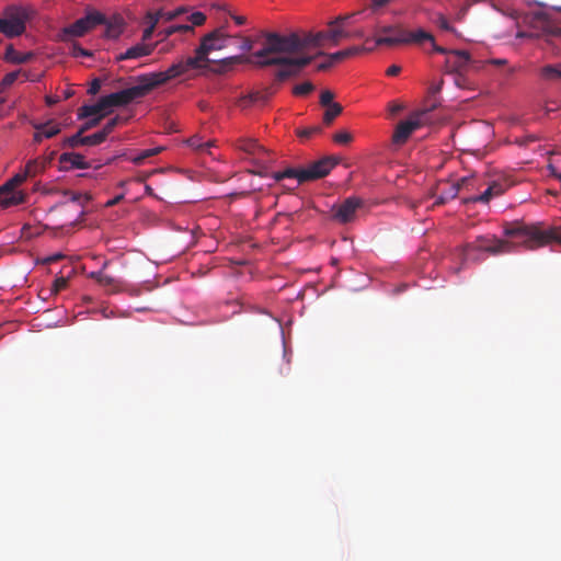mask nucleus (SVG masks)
Instances as JSON below:
<instances>
[{
  "label": "nucleus",
  "mask_w": 561,
  "mask_h": 561,
  "mask_svg": "<svg viewBox=\"0 0 561 561\" xmlns=\"http://www.w3.org/2000/svg\"><path fill=\"white\" fill-rule=\"evenodd\" d=\"M353 140V136L347 130H341L333 135V141L339 145H348Z\"/></svg>",
  "instance_id": "obj_42"
},
{
  "label": "nucleus",
  "mask_w": 561,
  "mask_h": 561,
  "mask_svg": "<svg viewBox=\"0 0 561 561\" xmlns=\"http://www.w3.org/2000/svg\"><path fill=\"white\" fill-rule=\"evenodd\" d=\"M103 96L99 99L95 104L83 105L78 111V118L84 119L88 117H96L101 114H104V117L110 113L105 103H103Z\"/></svg>",
  "instance_id": "obj_21"
},
{
  "label": "nucleus",
  "mask_w": 561,
  "mask_h": 561,
  "mask_svg": "<svg viewBox=\"0 0 561 561\" xmlns=\"http://www.w3.org/2000/svg\"><path fill=\"white\" fill-rule=\"evenodd\" d=\"M505 234L517 239L528 250H535L551 242H557L561 245V227L541 229L538 225H516L506 229Z\"/></svg>",
  "instance_id": "obj_3"
},
{
  "label": "nucleus",
  "mask_w": 561,
  "mask_h": 561,
  "mask_svg": "<svg viewBox=\"0 0 561 561\" xmlns=\"http://www.w3.org/2000/svg\"><path fill=\"white\" fill-rule=\"evenodd\" d=\"M187 145L196 151L206 152L213 146V141L211 140L204 141L202 137L195 135V136L191 137L190 139H187Z\"/></svg>",
  "instance_id": "obj_32"
},
{
  "label": "nucleus",
  "mask_w": 561,
  "mask_h": 561,
  "mask_svg": "<svg viewBox=\"0 0 561 561\" xmlns=\"http://www.w3.org/2000/svg\"><path fill=\"white\" fill-rule=\"evenodd\" d=\"M175 68H168L161 72H150L135 78L136 84L103 96V100L110 111L112 107L126 106L135 100L145 98L159 85L174 79Z\"/></svg>",
  "instance_id": "obj_1"
},
{
  "label": "nucleus",
  "mask_w": 561,
  "mask_h": 561,
  "mask_svg": "<svg viewBox=\"0 0 561 561\" xmlns=\"http://www.w3.org/2000/svg\"><path fill=\"white\" fill-rule=\"evenodd\" d=\"M104 25H106L105 35L107 37H117L119 35L121 31L113 24L106 22Z\"/></svg>",
  "instance_id": "obj_53"
},
{
  "label": "nucleus",
  "mask_w": 561,
  "mask_h": 561,
  "mask_svg": "<svg viewBox=\"0 0 561 561\" xmlns=\"http://www.w3.org/2000/svg\"><path fill=\"white\" fill-rule=\"evenodd\" d=\"M153 51V46L146 43H138L129 47L125 53L121 54L117 59H138L144 56H148Z\"/></svg>",
  "instance_id": "obj_22"
},
{
  "label": "nucleus",
  "mask_w": 561,
  "mask_h": 561,
  "mask_svg": "<svg viewBox=\"0 0 561 561\" xmlns=\"http://www.w3.org/2000/svg\"><path fill=\"white\" fill-rule=\"evenodd\" d=\"M510 187V183L504 181H493L488 188L480 195L471 197L469 201L474 203H489L493 197L502 195Z\"/></svg>",
  "instance_id": "obj_17"
},
{
  "label": "nucleus",
  "mask_w": 561,
  "mask_h": 561,
  "mask_svg": "<svg viewBox=\"0 0 561 561\" xmlns=\"http://www.w3.org/2000/svg\"><path fill=\"white\" fill-rule=\"evenodd\" d=\"M67 279L65 277H58L54 280V284H53V293L57 294L59 291H61L62 289H65L67 287Z\"/></svg>",
  "instance_id": "obj_49"
},
{
  "label": "nucleus",
  "mask_w": 561,
  "mask_h": 561,
  "mask_svg": "<svg viewBox=\"0 0 561 561\" xmlns=\"http://www.w3.org/2000/svg\"><path fill=\"white\" fill-rule=\"evenodd\" d=\"M423 115L424 113H415L409 119L400 122L392 135V142L396 145H403L411 134L422 126Z\"/></svg>",
  "instance_id": "obj_13"
},
{
  "label": "nucleus",
  "mask_w": 561,
  "mask_h": 561,
  "mask_svg": "<svg viewBox=\"0 0 561 561\" xmlns=\"http://www.w3.org/2000/svg\"><path fill=\"white\" fill-rule=\"evenodd\" d=\"M334 93L330 90H323L320 94V104L322 106H329L330 104H334L333 102Z\"/></svg>",
  "instance_id": "obj_48"
},
{
  "label": "nucleus",
  "mask_w": 561,
  "mask_h": 561,
  "mask_svg": "<svg viewBox=\"0 0 561 561\" xmlns=\"http://www.w3.org/2000/svg\"><path fill=\"white\" fill-rule=\"evenodd\" d=\"M254 64L260 67L280 66V69L275 73V78L278 81H285L300 73L296 67H294L290 57L286 56H274L272 59L255 60Z\"/></svg>",
  "instance_id": "obj_11"
},
{
  "label": "nucleus",
  "mask_w": 561,
  "mask_h": 561,
  "mask_svg": "<svg viewBox=\"0 0 561 561\" xmlns=\"http://www.w3.org/2000/svg\"><path fill=\"white\" fill-rule=\"evenodd\" d=\"M123 198H124V195L119 194V195L115 196L114 198L107 201L105 205L107 207H112V206L118 204Z\"/></svg>",
  "instance_id": "obj_63"
},
{
  "label": "nucleus",
  "mask_w": 561,
  "mask_h": 561,
  "mask_svg": "<svg viewBox=\"0 0 561 561\" xmlns=\"http://www.w3.org/2000/svg\"><path fill=\"white\" fill-rule=\"evenodd\" d=\"M432 42V45H433V50L438 53V54H444L446 55V57L448 56V53H450L451 49H447V48H444L442 46H438L435 44L434 39L431 41Z\"/></svg>",
  "instance_id": "obj_61"
},
{
  "label": "nucleus",
  "mask_w": 561,
  "mask_h": 561,
  "mask_svg": "<svg viewBox=\"0 0 561 561\" xmlns=\"http://www.w3.org/2000/svg\"><path fill=\"white\" fill-rule=\"evenodd\" d=\"M89 277L96 280L101 286L110 293H117L121 289V283L114 277L104 274L102 271L91 272Z\"/></svg>",
  "instance_id": "obj_23"
},
{
  "label": "nucleus",
  "mask_w": 561,
  "mask_h": 561,
  "mask_svg": "<svg viewBox=\"0 0 561 561\" xmlns=\"http://www.w3.org/2000/svg\"><path fill=\"white\" fill-rule=\"evenodd\" d=\"M32 10L21 5H9L0 16V32L8 38L22 35L26 22L31 19Z\"/></svg>",
  "instance_id": "obj_7"
},
{
  "label": "nucleus",
  "mask_w": 561,
  "mask_h": 561,
  "mask_svg": "<svg viewBox=\"0 0 561 561\" xmlns=\"http://www.w3.org/2000/svg\"><path fill=\"white\" fill-rule=\"evenodd\" d=\"M239 148L248 153H255L257 150L264 151V149L253 139L240 140Z\"/></svg>",
  "instance_id": "obj_37"
},
{
  "label": "nucleus",
  "mask_w": 561,
  "mask_h": 561,
  "mask_svg": "<svg viewBox=\"0 0 561 561\" xmlns=\"http://www.w3.org/2000/svg\"><path fill=\"white\" fill-rule=\"evenodd\" d=\"M298 45L297 33H290L289 35L266 33L263 48L255 51L252 58L264 60L272 59L274 56H282L283 54H296L298 53Z\"/></svg>",
  "instance_id": "obj_6"
},
{
  "label": "nucleus",
  "mask_w": 561,
  "mask_h": 561,
  "mask_svg": "<svg viewBox=\"0 0 561 561\" xmlns=\"http://www.w3.org/2000/svg\"><path fill=\"white\" fill-rule=\"evenodd\" d=\"M15 183L12 182V180L8 181L3 186L0 187V196L8 194V192H16L15 191Z\"/></svg>",
  "instance_id": "obj_54"
},
{
  "label": "nucleus",
  "mask_w": 561,
  "mask_h": 561,
  "mask_svg": "<svg viewBox=\"0 0 561 561\" xmlns=\"http://www.w3.org/2000/svg\"><path fill=\"white\" fill-rule=\"evenodd\" d=\"M362 205H363L362 199H359L355 196H351V197L346 198L339 206H334L332 208L333 218L341 224L350 222L354 218L356 210Z\"/></svg>",
  "instance_id": "obj_15"
},
{
  "label": "nucleus",
  "mask_w": 561,
  "mask_h": 561,
  "mask_svg": "<svg viewBox=\"0 0 561 561\" xmlns=\"http://www.w3.org/2000/svg\"><path fill=\"white\" fill-rule=\"evenodd\" d=\"M364 50H366L365 47L353 46V47H348L346 49L339 50V51H335V53H332V54H325L323 51H319L317 54V56H324L325 58H331L333 64H337V62H340V61H342V60H344L346 58H350L352 56H355L358 53L364 51Z\"/></svg>",
  "instance_id": "obj_26"
},
{
  "label": "nucleus",
  "mask_w": 561,
  "mask_h": 561,
  "mask_svg": "<svg viewBox=\"0 0 561 561\" xmlns=\"http://www.w3.org/2000/svg\"><path fill=\"white\" fill-rule=\"evenodd\" d=\"M101 85H102L101 80H100L99 78H95V79L91 82V84H90V87H89V89H88V93H89V94H92V95H94V94L99 93V91L101 90Z\"/></svg>",
  "instance_id": "obj_52"
},
{
  "label": "nucleus",
  "mask_w": 561,
  "mask_h": 561,
  "mask_svg": "<svg viewBox=\"0 0 561 561\" xmlns=\"http://www.w3.org/2000/svg\"><path fill=\"white\" fill-rule=\"evenodd\" d=\"M424 41H433V35L424 30L408 32L398 25H378L375 28L376 46H396L400 44H421Z\"/></svg>",
  "instance_id": "obj_4"
},
{
  "label": "nucleus",
  "mask_w": 561,
  "mask_h": 561,
  "mask_svg": "<svg viewBox=\"0 0 561 561\" xmlns=\"http://www.w3.org/2000/svg\"><path fill=\"white\" fill-rule=\"evenodd\" d=\"M300 173H304V169H294V168H288L282 172H275L273 173V179L276 181V182H279L284 179H296L298 181V183H305L307 182L306 180H302L300 179Z\"/></svg>",
  "instance_id": "obj_29"
},
{
  "label": "nucleus",
  "mask_w": 561,
  "mask_h": 561,
  "mask_svg": "<svg viewBox=\"0 0 561 561\" xmlns=\"http://www.w3.org/2000/svg\"><path fill=\"white\" fill-rule=\"evenodd\" d=\"M321 133H322V127L321 126H313V127H308V128H304V129L298 130L297 135L301 139H309L312 136L319 135Z\"/></svg>",
  "instance_id": "obj_41"
},
{
  "label": "nucleus",
  "mask_w": 561,
  "mask_h": 561,
  "mask_svg": "<svg viewBox=\"0 0 561 561\" xmlns=\"http://www.w3.org/2000/svg\"><path fill=\"white\" fill-rule=\"evenodd\" d=\"M106 18L100 11L90 9L87 11L85 15L81 19H78L72 24L64 27L59 33V39L62 42H67L72 37H82L87 33L94 30L96 26L105 24Z\"/></svg>",
  "instance_id": "obj_8"
},
{
  "label": "nucleus",
  "mask_w": 561,
  "mask_h": 561,
  "mask_svg": "<svg viewBox=\"0 0 561 561\" xmlns=\"http://www.w3.org/2000/svg\"><path fill=\"white\" fill-rule=\"evenodd\" d=\"M22 202H23V196L20 192H8V194L0 196V205L2 207L18 205Z\"/></svg>",
  "instance_id": "obj_34"
},
{
  "label": "nucleus",
  "mask_w": 561,
  "mask_h": 561,
  "mask_svg": "<svg viewBox=\"0 0 561 561\" xmlns=\"http://www.w3.org/2000/svg\"><path fill=\"white\" fill-rule=\"evenodd\" d=\"M400 71H401V67H400V66H398V65H392V66H390V67L387 69L386 73H387V76L394 77V76L399 75V73H400Z\"/></svg>",
  "instance_id": "obj_60"
},
{
  "label": "nucleus",
  "mask_w": 561,
  "mask_h": 561,
  "mask_svg": "<svg viewBox=\"0 0 561 561\" xmlns=\"http://www.w3.org/2000/svg\"><path fill=\"white\" fill-rule=\"evenodd\" d=\"M59 162L65 169H89L91 164L84 157L77 152H65L60 156Z\"/></svg>",
  "instance_id": "obj_20"
},
{
  "label": "nucleus",
  "mask_w": 561,
  "mask_h": 561,
  "mask_svg": "<svg viewBox=\"0 0 561 561\" xmlns=\"http://www.w3.org/2000/svg\"><path fill=\"white\" fill-rule=\"evenodd\" d=\"M327 110L323 114V123L325 125H330L343 111V107L340 103L330 104L325 106Z\"/></svg>",
  "instance_id": "obj_33"
},
{
  "label": "nucleus",
  "mask_w": 561,
  "mask_h": 561,
  "mask_svg": "<svg viewBox=\"0 0 561 561\" xmlns=\"http://www.w3.org/2000/svg\"><path fill=\"white\" fill-rule=\"evenodd\" d=\"M34 57L33 53H19L12 45H9L5 49L4 59L9 62L21 65L28 62Z\"/></svg>",
  "instance_id": "obj_27"
},
{
  "label": "nucleus",
  "mask_w": 561,
  "mask_h": 561,
  "mask_svg": "<svg viewBox=\"0 0 561 561\" xmlns=\"http://www.w3.org/2000/svg\"><path fill=\"white\" fill-rule=\"evenodd\" d=\"M35 128L34 141L41 142L43 138H53L61 130V125L54 119H49L45 123H34Z\"/></svg>",
  "instance_id": "obj_18"
},
{
  "label": "nucleus",
  "mask_w": 561,
  "mask_h": 561,
  "mask_svg": "<svg viewBox=\"0 0 561 561\" xmlns=\"http://www.w3.org/2000/svg\"><path fill=\"white\" fill-rule=\"evenodd\" d=\"M471 64V56L466 50L451 49L445 59L447 73H465Z\"/></svg>",
  "instance_id": "obj_14"
},
{
  "label": "nucleus",
  "mask_w": 561,
  "mask_h": 561,
  "mask_svg": "<svg viewBox=\"0 0 561 561\" xmlns=\"http://www.w3.org/2000/svg\"><path fill=\"white\" fill-rule=\"evenodd\" d=\"M15 183L12 182V180L8 181L3 186L0 187V196L8 194V192H16L15 191Z\"/></svg>",
  "instance_id": "obj_55"
},
{
  "label": "nucleus",
  "mask_w": 561,
  "mask_h": 561,
  "mask_svg": "<svg viewBox=\"0 0 561 561\" xmlns=\"http://www.w3.org/2000/svg\"><path fill=\"white\" fill-rule=\"evenodd\" d=\"M72 55L75 57L91 56V53L88 51L87 49H84L83 47H81L79 44L75 43L72 45Z\"/></svg>",
  "instance_id": "obj_51"
},
{
  "label": "nucleus",
  "mask_w": 561,
  "mask_h": 561,
  "mask_svg": "<svg viewBox=\"0 0 561 561\" xmlns=\"http://www.w3.org/2000/svg\"><path fill=\"white\" fill-rule=\"evenodd\" d=\"M526 21L531 27L541 31L545 35L561 36V22L552 12L545 10L531 11L527 14Z\"/></svg>",
  "instance_id": "obj_10"
},
{
  "label": "nucleus",
  "mask_w": 561,
  "mask_h": 561,
  "mask_svg": "<svg viewBox=\"0 0 561 561\" xmlns=\"http://www.w3.org/2000/svg\"><path fill=\"white\" fill-rule=\"evenodd\" d=\"M19 75H20V71H19V70H18V71H12V72L7 73V75L3 77V79H2V81H1V83H0V85H1L3 89L11 87V85L16 81V79H18V77H19Z\"/></svg>",
  "instance_id": "obj_46"
},
{
  "label": "nucleus",
  "mask_w": 561,
  "mask_h": 561,
  "mask_svg": "<svg viewBox=\"0 0 561 561\" xmlns=\"http://www.w3.org/2000/svg\"><path fill=\"white\" fill-rule=\"evenodd\" d=\"M232 38H240L242 41L240 49L243 51H250L253 47V42L249 37H242L241 35H234Z\"/></svg>",
  "instance_id": "obj_50"
},
{
  "label": "nucleus",
  "mask_w": 561,
  "mask_h": 561,
  "mask_svg": "<svg viewBox=\"0 0 561 561\" xmlns=\"http://www.w3.org/2000/svg\"><path fill=\"white\" fill-rule=\"evenodd\" d=\"M185 12H186V9L181 7V8H178L175 10H172V11L159 10V11H156V12H149V15L151 18H158L159 22L161 20H163L165 22H169V21H172V20L176 19L178 16H180L181 14H183Z\"/></svg>",
  "instance_id": "obj_30"
},
{
  "label": "nucleus",
  "mask_w": 561,
  "mask_h": 561,
  "mask_svg": "<svg viewBox=\"0 0 561 561\" xmlns=\"http://www.w3.org/2000/svg\"><path fill=\"white\" fill-rule=\"evenodd\" d=\"M103 117H104V114H101L96 117H91L79 129L81 130V133H85V131L94 128L95 126H98Z\"/></svg>",
  "instance_id": "obj_45"
},
{
  "label": "nucleus",
  "mask_w": 561,
  "mask_h": 561,
  "mask_svg": "<svg viewBox=\"0 0 561 561\" xmlns=\"http://www.w3.org/2000/svg\"><path fill=\"white\" fill-rule=\"evenodd\" d=\"M314 56H304V57H290V61L294 64V67L300 72L302 68L311 64Z\"/></svg>",
  "instance_id": "obj_43"
},
{
  "label": "nucleus",
  "mask_w": 561,
  "mask_h": 561,
  "mask_svg": "<svg viewBox=\"0 0 561 561\" xmlns=\"http://www.w3.org/2000/svg\"><path fill=\"white\" fill-rule=\"evenodd\" d=\"M104 133L98 131L89 136L83 135V146H98L105 141Z\"/></svg>",
  "instance_id": "obj_38"
},
{
  "label": "nucleus",
  "mask_w": 561,
  "mask_h": 561,
  "mask_svg": "<svg viewBox=\"0 0 561 561\" xmlns=\"http://www.w3.org/2000/svg\"><path fill=\"white\" fill-rule=\"evenodd\" d=\"M192 26H201L206 21V15L203 12L196 11L188 16Z\"/></svg>",
  "instance_id": "obj_47"
},
{
  "label": "nucleus",
  "mask_w": 561,
  "mask_h": 561,
  "mask_svg": "<svg viewBox=\"0 0 561 561\" xmlns=\"http://www.w3.org/2000/svg\"><path fill=\"white\" fill-rule=\"evenodd\" d=\"M162 147H156L151 149L142 150L138 156L134 157L131 161L139 165L141 164L147 158L153 157L162 151Z\"/></svg>",
  "instance_id": "obj_35"
},
{
  "label": "nucleus",
  "mask_w": 561,
  "mask_h": 561,
  "mask_svg": "<svg viewBox=\"0 0 561 561\" xmlns=\"http://www.w3.org/2000/svg\"><path fill=\"white\" fill-rule=\"evenodd\" d=\"M243 61H244V57L242 55L224 58L217 62L218 68L215 69V72L224 73L228 69H230L232 66L241 64Z\"/></svg>",
  "instance_id": "obj_31"
},
{
  "label": "nucleus",
  "mask_w": 561,
  "mask_h": 561,
  "mask_svg": "<svg viewBox=\"0 0 561 561\" xmlns=\"http://www.w3.org/2000/svg\"><path fill=\"white\" fill-rule=\"evenodd\" d=\"M314 89V85L311 82H304L301 84H297L294 87L293 93L295 95H307L310 92H312Z\"/></svg>",
  "instance_id": "obj_44"
},
{
  "label": "nucleus",
  "mask_w": 561,
  "mask_h": 561,
  "mask_svg": "<svg viewBox=\"0 0 561 561\" xmlns=\"http://www.w3.org/2000/svg\"><path fill=\"white\" fill-rule=\"evenodd\" d=\"M27 179L26 173L23 171L21 173L15 174L11 180L15 183L16 186L21 185Z\"/></svg>",
  "instance_id": "obj_58"
},
{
  "label": "nucleus",
  "mask_w": 561,
  "mask_h": 561,
  "mask_svg": "<svg viewBox=\"0 0 561 561\" xmlns=\"http://www.w3.org/2000/svg\"><path fill=\"white\" fill-rule=\"evenodd\" d=\"M437 23H438V26L444 31H447V32L455 31L454 27L450 26L448 20L445 16H439Z\"/></svg>",
  "instance_id": "obj_56"
},
{
  "label": "nucleus",
  "mask_w": 561,
  "mask_h": 561,
  "mask_svg": "<svg viewBox=\"0 0 561 561\" xmlns=\"http://www.w3.org/2000/svg\"><path fill=\"white\" fill-rule=\"evenodd\" d=\"M455 75V83L456 85L462 88L465 85V73H454Z\"/></svg>",
  "instance_id": "obj_64"
},
{
  "label": "nucleus",
  "mask_w": 561,
  "mask_h": 561,
  "mask_svg": "<svg viewBox=\"0 0 561 561\" xmlns=\"http://www.w3.org/2000/svg\"><path fill=\"white\" fill-rule=\"evenodd\" d=\"M126 118L121 117L119 115H116L115 117H112L100 130L101 133H104V137L107 138V136L114 130V128L121 123L125 122Z\"/></svg>",
  "instance_id": "obj_39"
},
{
  "label": "nucleus",
  "mask_w": 561,
  "mask_h": 561,
  "mask_svg": "<svg viewBox=\"0 0 561 561\" xmlns=\"http://www.w3.org/2000/svg\"><path fill=\"white\" fill-rule=\"evenodd\" d=\"M466 181H467V179L462 178L460 181H457V182H444V183H440L439 186H438L439 194L437 195L434 205H444L448 201L456 198V196L459 193V190H460L461 185Z\"/></svg>",
  "instance_id": "obj_16"
},
{
  "label": "nucleus",
  "mask_w": 561,
  "mask_h": 561,
  "mask_svg": "<svg viewBox=\"0 0 561 561\" xmlns=\"http://www.w3.org/2000/svg\"><path fill=\"white\" fill-rule=\"evenodd\" d=\"M333 61L331 60V58H327L323 62L319 64L317 66V69L319 71H324V70H328L330 69L332 66H333Z\"/></svg>",
  "instance_id": "obj_59"
},
{
  "label": "nucleus",
  "mask_w": 561,
  "mask_h": 561,
  "mask_svg": "<svg viewBox=\"0 0 561 561\" xmlns=\"http://www.w3.org/2000/svg\"><path fill=\"white\" fill-rule=\"evenodd\" d=\"M232 35L227 33V25H221L216 30L207 33L201 39L199 46L195 49V56L188 57L186 60L174 64L169 68H175L174 78L185 73L190 69L206 68L210 61L208 55L215 50H221L228 46V42Z\"/></svg>",
  "instance_id": "obj_2"
},
{
  "label": "nucleus",
  "mask_w": 561,
  "mask_h": 561,
  "mask_svg": "<svg viewBox=\"0 0 561 561\" xmlns=\"http://www.w3.org/2000/svg\"><path fill=\"white\" fill-rule=\"evenodd\" d=\"M53 154L54 152H51V157L48 158H36L34 160H30L24 169V172L26 173L27 178H34L37 174L42 173L47 168V165L50 164L53 160Z\"/></svg>",
  "instance_id": "obj_25"
},
{
  "label": "nucleus",
  "mask_w": 561,
  "mask_h": 561,
  "mask_svg": "<svg viewBox=\"0 0 561 561\" xmlns=\"http://www.w3.org/2000/svg\"><path fill=\"white\" fill-rule=\"evenodd\" d=\"M337 162V159L334 157L322 158L304 169V173H300V179L306 180L307 182L322 179L330 173Z\"/></svg>",
  "instance_id": "obj_12"
},
{
  "label": "nucleus",
  "mask_w": 561,
  "mask_h": 561,
  "mask_svg": "<svg viewBox=\"0 0 561 561\" xmlns=\"http://www.w3.org/2000/svg\"><path fill=\"white\" fill-rule=\"evenodd\" d=\"M174 33H175V32H174V28H173V26L171 25V26H168V27H165V28L161 30V31L159 32V35H160V36H162V38H167V37L171 36V35H172V34H174Z\"/></svg>",
  "instance_id": "obj_62"
},
{
  "label": "nucleus",
  "mask_w": 561,
  "mask_h": 561,
  "mask_svg": "<svg viewBox=\"0 0 561 561\" xmlns=\"http://www.w3.org/2000/svg\"><path fill=\"white\" fill-rule=\"evenodd\" d=\"M510 243L494 237H478L473 242L466 243L459 249V257L461 264L466 265L469 262L479 263L483 260L481 253L488 252L490 254H500L508 252Z\"/></svg>",
  "instance_id": "obj_5"
},
{
  "label": "nucleus",
  "mask_w": 561,
  "mask_h": 561,
  "mask_svg": "<svg viewBox=\"0 0 561 561\" xmlns=\"http://www.w3.org/2000/svg\"><path fill=\"white\" fill-rule=\"evenodd\" d=\"M147 20H148L149 26L144 30V33H142V41L144 42L149 41L151 38V36L153 34V31H154L156 26L159 23V19L158 18H151L149 15V13L147 14Z\"/></svg>",
  "instance_id": "obj_40"
},
{
  "label": "nucleus",
  "mask_w": 561,
  "mask_h": 561,
  "mask_svg": "<svg viewBox=\"0 0 561 561\" xmlns=\"http://www.w3.org/2000/svg\"><path fill=\"white\" fill-rule=\"evenodd\" d=\"M298 53L309 47H322L318 32L305 33L302 37L298 35Z\"/></svg>",
  "instance_id": "obj_28"
},
{
  "label": "nucleus",
  "mask_w": 561,
  "mask_h": 561,
  "mask_svg": "<svg viewBox=\"0 0 561 561\" xmlns=\"http://www.w3.org/2000/svg\"><path fill=\"white\" fill-rule=\"evenodd\" d=\"M272 95L273 92L270 89H265L264 91H253L241 96L238 100V106L241 108H248L254 104H266Z\"/></svg>",
  "instance_id": "obj_19"
},
{
  "label": "nucleus",
  "mask_w": 561,
  "mask_h": 561,
  "mask_svg": "<svg viewBox=\"0 0 561 561\" xmlns=\"http://www.w3.org/2000/svg\"><path fill=\"white\" fill-rule=\"evenodd\" d=\"M172 26H173L175 33H178V32L186 33V32L193 31V26L188 25V24H178V25H172Z\"/></svg>",
  "instance_id": "obj_57"
},
{
  "label": "nucleus",
  "mask_w": 561,
  "mask_h": 561,
  "mask_svg": "<svg viewBox=\"0 0 561 561\" xmlns=\"http://www.w3.org/2000/svg\"><path fill=\"white\" fill-rule=\"evenodd\" d=\"M83 134L84 133H81V130L79 129L75 135L65 138L62 141V146L69 148H77L79 146H83Z\"/></svg>",
  "instance_id": "obj_36"
},
{
  "label": "nucleus",
  "mask_w": 561,
  "mask_h": 561,
  "mask_svg": "<svg viewBox=\"0 0 561 561\" xmlns=\"http://www.w3.org/2000/svg\"><path fill=\"white\" fill-rule=\"evenodd\" d=\"M539 76L543 81L561 87V64L543 66L539 71Z\"/></svg>",
  "instance_id": "obj_24"
},
{
  "label": "nucleus",
  "mask_w": 561,
  "mask_h": 561,
  "mask_svg": "<svg viewBox=\"0 0 561 561\" xmlns=\"http://www.w3.org/2000/svg\"><path fill=\"white\" fill-rule=\"evenodd\" d=\"M358 14H359V12H354V13L346 14V15H340L329 23V26H330L329 30L318 32V37H320L322 47L327 43H330L331 45L336 46L340 44L342 38L351 37V33L348 31H346L345 27L347 25V22Z\"/></svg>",
  "instance_id": "obj_9"
}]
</instances>
